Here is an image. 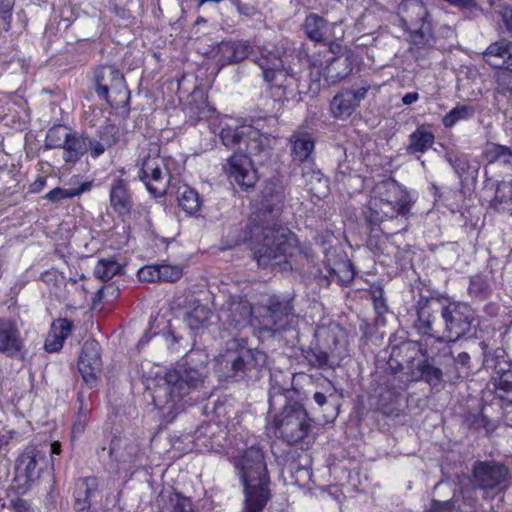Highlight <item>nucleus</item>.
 I'll return each instance as SVG.
<instances>
[{"label": "nucleus", "instance_id": "nucleus-1", "mask_svg": "<svg viewBox=\"0 0 512 512\" xmlns=\"http://www.w3.org/2000/svg\"><path fill=\"white\" fill-rule=\"evenodd\" d=\"M284 199V185L278 176L265 182L258 195V267L286 256L297 244L295 235L278 221Z\"/></svg>", "mask_w": 512, "mask_h": 512}, {"label": "nucleus", "instance_id": "nucleus-2", "mask_svg": "<svg viewBox=\"0 0 512 512\" xmlns=\"http://www.w3.org/2000/svg\"><path fill=\"white\" fill-rule=\"evenodd\" d=\"M267 430L289 444H297L308 437L312 419L305 408L296 402L288 403L284 394L269 399Z\"/></svg>", "mask_w": 512, "mask_h": 512}, {"label": "nucleus", "instance_id": "nucleus-3", "mask_svg": "<svg viewBox=\"0 0 512 512\" xmlns=\"http://www.w3.org/2000/svg\"><path fill=\"white\" fill-rule=\"evenodd\" d=\"M407 190L394 179L383 180L372 188L364 212L366 221L374 227L388 219L405 216L410 209Z\"/></svg>", "mask_w": 512, "mask_h": 512}, {"label": "nucleus", "instance_id": "nucleus-4", "mask_svg": "<svg viewBox=\"0 0 512 512\" xmlns=\"http://www.w3.org/2000/svg\"><path fill=\"white\" fill-rule=\"evenodd\" d=\"M195 356H201L199 352H190L182 363L167 371L164 377V391L166 400L163 408L169 412H178L184 408V397L192 389L197 388L204 381L205 366L193 368L191 364L195 361Z\"/></svg>", "mask_w": 512, "mask_h": 512}, {"label": "nucleus", "instance_id": "nucleus-5", "mask_svg": "<svg viewBox=\"0 0 512 512\" xmlns=\"http://www.w3.org/2000/svg\"><path fill=\"white\" fill-rule=\"evenodd\" d=\"M171 158L161 156V148L155 142H149L141 148L136 160L137 177L154 198L163 197L170 186Z\"/></svg>", "mask_w": 512, "mask_h": 512}, {"label": "nucleus", "instance_id": "nucleus-6", "mask_svg": "<svg viewBox=\"0 0 512 512\" xmlns=\"http://www.w3.org/2000/svg\"><path fill=\"white\" fill-rule=\"evenodd\" d=\"M48 454L46 444H29L23 449L15 465L14 488L17 493H27L51 475L52 461Z\"/></svg>", "mask_w": 512, "mask_h": 512}, {"label": "nucleus", "instance_id": "nucleus-7", "mask_svg": "<svg viewBox=\"0 0 512 512\" xmlns=\"http://www.w3.org/2000/svg\"><path fill=\"white\" fill-rule=\"evenodd\" d=\"M263 70V79L275 103L294 100L299 94V78L293 68L285 66L282 57L273 55L271 64L258 63Z\"/></svg>", "mask_w": 512, "mask_h": 512}, {"label": "nucleus", "instance_id": "nucleus-8", "mask_svg": "<svg viewBox=\"0 0 512 512\" xmlns=\"http://www.w3.org/2000/svg\"><path fill=\"white\" fill-rule=\"evenodd\" d=\"M291 299L275 294L260 293L258 299V333L275 334L286 329L293 321Z\"/></svg>", "mask_w": 512, "mask_h": 512}, {"label": "nucleus", "instance_id": "nucleus-9", "mask_svg": "<svg viewBox=\"0 0 512 512\" xmlns=\"http://www.w3.org/2000/svg\"><path fill=\"white\" fill-rule=\"evenodd\" d=\"M441 316L444 320L445 345L441 351L444 356H451L450 344L468 333L476 321L475 312L470 305L452 301L442 307Z\"/></svg>", "mask_w": 512, "mask_h": 512}, {"label": "nucleus", "instance_id": "nucleus-10", "mask_svg": "<svg viewBox=\"0 0 512 512\" xmlns=\"http://www.w3.org/2000/svg\"><path fill=\"white\" fill-rule=\"evenodd\" d=\"M254 357V351L247 347L245 339H234L228 343L226 351L215 358V373L219 380L242 378Z\"/></svg>", "mask_w": 512, "mask_h": 512}, {"label": "nucleus", "instance_id": "nucleus-11", "mask_svg": "<svg viewBox=\"0 0 512 512\" xmlns=\"http://www.w3.org/2000/svg\"><path fill=\"white\" fill-rule=\"evenodd\" d=\"M404 26L410 31L414 45L425 46L431 37L432 27L429 13L422 0H403L398 8Z\"/></svg>", "mask_w": 512, "mask_h": 512}, {"label": "nucleus", "instance_id": "nucleus-12", "mask_svg": "<svg viewBox=\"0 0 512 512\" xmlns=\"http://www.w3.org/2000/svg\"><path fill=\"white\" fill-rule=\"evenodd\" d=\"M96 94L109 105L129 99V91L121 71L113 65H103L95 72Z\"/></svg>", "mask_w": 512, "mask_h": 512}, {"label": "nucleus", "instance_id": "nucleus-13", "mask_svg": "<svg viewBox=\"0 0 512 512\" xmlns=\"http://www.w3.org/2000/svg\"><path fill=\"white\" fill-rule=\"evenodd\" d=\"M234 467L243 486L245 506L243 512H256V448L251 445L241 454L232 456Z\"/></svg>", "mask_w": 512, "mask_h": 512}, {"label": "nucleus", "instance_id": "nucleus-14", "mask_svg": "<svg viewBox=\"0 0 512 512\" xmlns=\"http://www.w3.org/2000/svg\"><path fill=\"white\" fill-rule=\"evenodd\" d=\"M505 351L498 349L494 356L486 355L484 365L493 369L498 376L495 379V393L497 397L507 405L512 404V370L511 364L505 360Z\"/></svg>", "mask_w": 512, "mask_h": 512}, {"label": "nucleus", "instance_id": "nucleus-15", "mask_svg": "<svg viewBox=\"0 0 512 512\" xmlns=\"http://www.w3.org/2000/svg\"><path fill=\"white\" fill-rule=\"evenodd\" d=\"M219 128L222 144L228 148L245 143L254 133L253 126L248 124L245 119L227 115L219 119Z\"/></svg>", "mask_w": 512, "mask_h": 512}, {"label": "nucleus", "instance_id": "nucleus-16", "mask_svg": "<svg viewBox=\"0 0 512 512\" xmlns=\"http://www.w3.org/2000/svg\"><path fill=\"white\" fill-rule=\"evenodd\" d=\"M508 475L507 469L499 463L490 461L476 462L473 467V478L476 485L484 491L486 497L491 490L498 489Z\"/></svg>", "mask_w": 512, "mask_h": 512}, {"label": "nucleus", "instance_id": "nucleus-17", "mask_svg": "<svg viewBox=\"0 0 512 512\" xmlns=\"http://www.w3.org/2000/svg\"><path fill=\"white\" fill-rule=\"evenodd\" d=\"M416 332L427 339H433L439 344L445 345L444 330L437 324V316L431 303L427 299H420L417 303V319L414 321Z\"/></svg>", "mask_w": 512, "mask_h": 512}, {"label": "nucleus", "instance_id": "nucleus-18", "mask_svg": "<svg viewBox=\"0 0 512 512\" xmlns=\"http://www.w3.org/2000/svg\"><path fill=\"white\" fill-rule=\"evenodd\" d=\"M484 193L490 197L491 205L496 210H512V175L508 174L502 179L487 177L484 181Z\"/></svg>", "mask_w": 512, "mask_h": 512}, {"label": "nucleus", "instance_id": "nucleus-19", "mask_svg": "<svg viewBox=\"0 0 512 512\" xmlns=\"http://www.w3.org/2000/svg\"><path fill=\"white\" fill-rule=\"evenodd\" d=\"M100 350L101 348L97 341L87 340L82 347L78 361V370L85 383L91 387L96 384L102 367Z\"/></svg>", "mask_w": 512, "mask_h": 512}, {"label": "nucleus", "instance_id": "nucleus-20", "mask_svg": "<svg viewBox=\"0 0 512 512\" xmlns=\"http://www.w3.org/2000/svg\"><path fill=\"white\" fill-rule=\"evenodd\" d=\"M339 23H329L323 17L311 13L306 16L302 28L305 35L312 41L318 43L329 42L333 39H341L344 36V31H337Z\"/></svg>", "mask_w": 512, "mask_h": 512}, {"label": "nucleus", "instance_id": "nucleus-21", "mask_svg": "<svg viewBox=\"0 0 512 512\" xmlns=\"http://www.w3.org/2000/svg\"><path fill=\"white\" fill-rule=\"evenodd\" d=\"M228 174L242 190L252 191L256 184V168L251 158L242 153L232 155L228 160Z\"/></svg>", "mask_w": 512, "mask_h": 512}, {"label": "nucleus", "instance_id": "nucleus-22", "mask_svg": "<svg viewBox=\"0 0 512 512\" xmlns=\"http://www.w3.org/2000/svg\"><path fill=\"white\" fill-rule=\"evenodd\" d=\"M369 86L357 90H344L336 94L330 102V111L334 118L348 119L366 97Z\"/></svg>", "mask_w": 512, "mask_h": 512}, {"label": "nucleus", "instance_id": "nucleus-23", "mask_svg": "<svg viewBox=\"0 0 512 512\" xmlns=\"http://www.w3.org/2000/svg\"><path fill=\"white\" fill-rule=\"evenodd\" d=\"M213 428V425L205 423L198 426L193 433H185L184 440H187L188 444L184 447L177 445L176 450L182 453L216 451Z\"/></svg>", "mask_w": 512, "mask_h": 512}, {"label": "nucleus", "instance_id": "nucleus-24", "mask_svg": "<svg viewBox=\"0 0 512 512\" xmlns=\"http://www.w3.org/2000/svg\"><path fill=\"white\" fill-rule=\"evenodd\" d=\"M250 53V46L243 40L222 41L216 50L215 57L223 67L244 60Z\"/></svg>", "mask_w": 512, "mask_h": 512}, {"label": "nucleus", "instance_id": "nucleus-25", "mask_svg": "<svg viewBox=\"0 0 512 512\" xmlns=\"http://www.w3.org/2000/svg\"><path fill=\"white\" fill-rule=\"evenodd\" d=\"M109 201L112 209L119 216H127L131 213L133 207L132 193L124 179L117 178L112 182Z\"/></svg>", "mask_w": 512, "mask_h": 512}, {"label": "nucleus", "instance_id": "nucleus-26", "mask_svg": "<svg viewBox=\"0 0 512 512\" xmlns=\"http://www.w3.org/2000/svg\"><path fill=\"white\" fill-rule=\"evenodd\" d=\"M23 340L15 322L0 319V353L15 356L21 352Z\"/></svg>", "mask_w": 512, "mask_h": 512}, {"label": "nucleus", "instance_id": "nucleus-27", "mask_svg": "<svg viewBox=\"0 0 512 512\" xmlns=\"http://www.w3.org/2000/svg\"><path fill=\"white\" fill-rule=\"evenodd\" d=\"M99 481L95 476L81 477L75 482L76 512H90L91 499L98 491Z\"/></svg>", "mask_w": 512, "mask_h": 512}, {"label": "nucleus", "instance_id": "nucleus-28", "mask_svg": "<svg viewBox=\"0 0 512 512\" xmlns=\"http://www.w3.org/2000/svg\"><path fill=\"white\" fill-rule=\"evenodd\" d=\"M487 63L494 67H504L512 72V42L498 41L490 44L483 53Z\"/></svg>", "mask_w": 512, "mask_h": 512}, {"label": "nucleus", "instance_id": "nucleus-29", "mask_svg": "<svg viewBox=\"0 0 512 512\" xmlns=\"http://www.w3.org/2000/svg\"><path fill=\"white\" fill-rule=\"evenodd\" d=\"M291 156L294 161L303 163L307 161L315 148V141L311 133L305 130L295 131L290 139Z\"/></svg>", "mask_w": 512, "mask_h": 512}, {"label": "nucleus", "instance_id": "nucleus-30", "mask_svg": "<svg viewBox=\"0 0 512 512\" xmlns=\"http://www.w3.org/2000/svg\"><path fill=\"white\" fill-rule=\"evenodd\" d=\"M73 324L67 319L55 320L45 340V350L49 353H55L62 349L64 341L72 331Z\"/></svg>", "mask_w": 512, "mask_h": 512}, {"label": "nucleus", "instance_id": "nucleus-31", "mask_svg": "<svg viewBox=\"0 0 512 512\" xmlns=\"http://www.w3.org/2000/svg\"><path fill=\"white\" fill-rule=\"evenodd\" d=\"M89 138L84 133L71 131L63 148L66 163L78 162L88 152Z\"/></svg>", "mask_w": 512, "mask_h": 512}, {"label": "nucleus", "instance_id": "nucleus-32", "mask_svg": "<svg viewBox=\"0 0 512 512\" xmlns=\"http://www.w3.org/2000/svg\"><path fill=\"white\" fill-rule=\"evenodd\" d=\"M138 452V445L127 437H114L109 446V456L117 462H130Z\"/></svg>", "mask_w": 512, "mask_h": 512}, {"label": "nucleus", "instance_id": "nucleus-33", "mask_svg": "<svg viewBox=\"0 0 512 512\" xmlns=\"http://www.w3.org/2000/svg\"><path fill=\"white\" fill-rule=\"evenodd\" d=\"M212 311L199 300H193L189 309L185 312L184 322L193 331H199L207 327Z\"/></svg>", "mask_w": 512, "mask_h": 512}, {"label": "nucleus", "instance_id": "nucleus-34", "mask_svg": "<svg viewBox=\"0 0 512 512\" xmlns=\"http://www.w3.org/2000/svg\"><path fill=\"white\" fill-rule=\"evenodd\" d=\"M177 200L181 209L188 216L197 215L202 206V200L198 192L188 185H182L178 188Z\"/></svg>", "mask_w": 512, "mask_h": 512}, {"label": "nucleus", "instance_id": "nucleus-35", "mask_svg": "<svg viewBox=\"0 0 512 512\" xmlns=\"http://www.w3.org/2000/svg\"><path fill=\"white\" fill-rule=\"evenodd\" d=\"M435 137L428 126L420 125L410 135L408 151L411 153H424L434 143Z\"/></svg>", "mask_w": 512, "mask_h": 512}, {"label": "nucleus", "instance_id": "nucleus-36", "mask_svg": "<svg viewBox=\"0 0 512 512\" xmlns=\"http://www.w3.org/2000/svg\"><path fill=\"white\" fill-rule=\"evenodd\" d=\"M425 358L420 360L415 365V371H413L414 379L424 380L431 386H436L442 381V371L438 367H435L429 359Z\"/></svg>", "mask_w": 512, "mask_h": 512}, {"label": "nucleus", "instance_id": "nucleus-37", "mask_svg": "<svg viewBox=\"0 0 512 512\" xmlns=\"http://www.w3.org/2000/svg\"><path fill=\"white\" fill-rule=\"evenodd\" d=\"M483 158L490 164L499 162L504 165H512L511 149L496 143H487L484 146Z\"/></svg>", "mask_w": 512, "mask_h": 512}, {"label": "nucleus", "instance_id": "nucleus-38", "mask_svg": "<svg viewBox=\"0 0 512 512\" xmlns=\"http://www.w3.org/2000/svg\"><path fill=\"white\" fill-rule=\"evenodd\" d=\"M352 71L349 59L346 58H332L324 70L325 78L335 83L350 74Z\"/></svg>", "mask_w": 512, "mask_h": 512}, {"label": "nucleus", "instance_id": "nucleus-39", "mask_svg": "<svg viewBox=\"0 0 512 512\" xmlns=\"http://www.w3.org/2000/svg\"><path fill=\"white\" fill-rule=\"evenodd\" d=\"M92 182L86 181L81 183L77 187H70V188H60L56 187L49 191L44 198L50 202L58 203L65 199H71L77 196H80L84 192H87L91 189Z\"/></svg>", "mask_w": 512, "mask_h": 512}, {"label": "nucleus", "instance_id": "nucleus-40", "mask_svg": "<svg viewBox=\"0 0 512 512\" xmlns=\"http://www.w3.org/2000/svg\"><path fill=\"white\" fill-rule=\"evenodd\" d=\"M475 108L472 105L458 104L442 118V123L446 128H452L461 121L471 119L475 114Z\"/></svg>", "mask_w": 512, "mask_h": 512}, {"label": "nucleus", "instance_id": "nucleus-41", "mask_svg": "<svg viewBox=\"0 0 512 512\" xmlns=\"http://www.w3.org/2000/svg\"><path fill=\"white\" fill-rule=\"evenodd\" d=\"M302 175L306 178L309 190L317 198L325 197L328 192V180L319 170L310 169L309 171H302Z\"/></svg>", "mask_w": 512, "mask_h": 512}, {"label": "nucleus", "instance_id": "nucleus-42", "mask_svg": "<svg viewBox=\"0 0 512 512\" xmlns=\"http://www.w3.org/2000/svg\"><path fill=\"white\" fill-rule=\"evenodd\" d=\"M72 130L63 125L51 127L46 134L44 148L46 150L62 149L65 146L67 138Z\"/></svg>", "mask_w": 512, "mask_h": 512}, {"label": "nucleus", "instance_id": "nucleus-43", "mask_svg": "<svg viewBox=\"0 0 512 512\" xmlns=\"http://www.w3.org/2000/svg\"><path fill=\"white\" fill-rule=\"evenodd\" d=\"M122 266L113 258L100 259L95 268L94 275L102 281H109L115 275L121 273Z\"/></svg>", "mask_w": 512, "mask_h": 512}, {"label": "nucleus", "instance_id": "nucleus-44", "mask_svg": "<svg viewBox=\"0 0 512 512\" xmlns=\"http://www.w3.org/2000/svg\"><path fill=\"white\" fill-rule=\"evenodd\" d=\"M327 269L329 275L334 278L336 277L338 281L346 285L354 278V270L352 264L347 260H340L336 262L334 265H327Z\"/></svg>", "mask_w": 512, "mask_h": 512}, {"label": "nucleus", "instance_id": "nucleus-45", "mask_svg": "<svg viewBox=\"0 0 512 512\" xmlns=\"http://www.w3.org/2000/svg\"><path fill=\"white\" fill-rule=\"evenodd\" d=\"M470 296L477 300L486 299L491 293V287L488 280L481 276L476 275L471 277L468 287Z\"/></svg>", "mask_w": 512, "mask_h": 512}, {"label": "nucleus", "instance_id": "nucleus-46", "mask_svg": "<svg viewBox=\"0 0 512 512\" xmlns=\"http://www.w3.org/2000/svg\"><path fill=\"white\" fill-rule=\"evenodd\" d=\"M161 512H195L192 500L180 493L173 494Z\"/></svg>", "mask_w": 512, "mask_h": 512}, {"label": "nucleus", "instance_id": "nucleus-47", "mask_svg": "<svg viewBox=\"0 0 512 512\" xmlns=\"http://www.w3.org/2000/svg\"><path fill=\"white\" fill-rule=\"evenodd\" d=\"M269 484L270 479L266 475V468H264V473H258V510L265 506L271 497Z\"/></svg>", "mask_w": 512, "mask_h": 512}, {"label": "nucleus", "instance_id": "nucleus-48", "mask_svg": "<svg viewBox=\"0 0 512 512\" xmlns=\"http://www.w3.org/2000/svg\"><path fill=\"white\" fill-rule=\"evenodd\" d=\"M306 358L313 367L334 368V364L329 361V355L320 349H311L307 352Z\"/></svg>", "mask_w": 512, "mask_h": 512}, {"label": "nucleus", "instance_id": "nucleus-49", "mask_svg": "<svg viewBox=\"0 0 512 512\" xmlns=\"http://www.w3.org/2000/svg\"><path fill=\"white\" fill-rule=\"evenodd\" d=\"M159 279L164 282H175L182 277L183 270L179 265L160 264Z\"/></svg>", "mask_w": 512, "mask_h": 512}, {"label": "nucleus", "instance_id": "nucleus-50", "mask_svg": "<svg viewBox=\"0 0 512 512\" xmlns=\"http://www.w3.org/2000/svg\"><path fill=\"white\" fill-rule=\"evenodd\" d=\"M98 136H99V139L106 146H108V148L116 145L119 141L118 128L112 124L102 126L98 131Z\"/></svg>", "mask_w": 512, "mask_h": 512}, {"label": "nucleus", "instance_id": "nucleus-51", "mask_svg": "<svg viewBox=\"0 0 512 512\" xmlns=\"http://www.w3.org/2000/svg\"><path fill=\"white\" fill-rule=\"evenodd\" d=\"M15 0H0V15L5 23L4 30L9 31L12 23V11Z\"/></svg>", "mask_w": 512, "mask_h": 512}, {"label": "nucleus", "instance_id": "nucleus-52", "mask_svg": "<svg viewBox=\"0 0 512 512\" xmlns=\"http://www.w3.org/2000/svg\"><path fill=\"white\" fill-rule=\"evenodd\" d=\"M138 278L142 282H156L159 279L158 265H147L139 269Z\"/></svg>", "mask_w": 512, "mask_h": 512}, {"label": "nucleus", "instance_id": "nucleus-53", "mask_svg": "<svg viewBox=\"0 0 512 512\" xmlns=\"http://www.w3.org/2000/svg\"><path fill=\"white\" fill-rule=\"evenodd\" d=\"M201 104V108L196 107L197 111H194V106L192 104L189 106L191 117H194L196 120L207 118L212 112V108L206 101L203 100Z\"/></svg>", "mask_w": 512, "mask_h": 512}, {"label": "nucleus", "instance_id": "nucleus-54", "mask_svg": "<svg viewBox=\"0 0 512 512\" xmlns=\"http://www.w3.org/2000/svg\"><path fill=\"white\" fill-rule=\"evenodd\" d=\"M107 148L108 146H106L100 139H89L88 151H90L92 158H98L106 151Z\"/></svg>", "mask_w": 512, "mask_h": 512}, {"label": "nucleus", "instance_id": "nucleus-55", "mask_svg": "<svg viewBox=\"0 0 512 512\" xmlns=\"http://www.w3.org/2000/svg\"><path fill=\"white\" fill-rule=\"evenodd\" d=\"M454 503L451 500L438 501L433 500L427 512H451Z\"/></svg>", "mask_w": 512, "mask_h": 512}, {"label": "nucleus", "instance_id": "nucleus-56", "mask_svg": "<svg viewBox=\"0 0 512 512\" xmlns=\"http://www.w3.org/2000/svg\"><path fill=\"white\" fill-rule=\"evenodd\" d=\"M236 311H239V316L241 319L246 320L252 316V305L247 300H240L237 304V308H235Z\"/></svg>", "mask_w": 512, "mask_h": 512}, {"label": "nucleus", "instance_id": "nucleus-57", "mask_svg": "<svg viewBox=\"0 0 512 512\" xmlns=\"http://www.w3.org/2000/svg\"><path fill=\"white\" fill-rule=\"evenodd\" d=\"M500 15L506 30L512 34V7H503Z\"/></svg>", "mask_w": 512, "mask_h": 512}, {"label": "nucleus", "instance_id": "nucleus-58", "mask_svg": "<svg viewBox=\"0 0 512 512\" xmlns=\"http://www.w3.org/2000/svg\"><path fill=\"white\" fill-rule=\"evenodd\" d=\"M474 425L476 428H484L488 433L494 431L496 428V425L490 420H488L487 417L483 414H480L476 418Z\"/></svg>", "mask_w": 512, "mask_h": 512}, {"label": "nucleus", "instance_id": "nucleus-59", "mask_svg": "<svg viewBox=\"0 0 512 512\" xmlns=\"http://www.w3.org/2000/svg\"><path fill=\"white\" fill-rule=\"evenodd\" d=\"M10 506L15 512H29L30 510V503L20 497L12 499L10 501Z\"/></svg>", "mask_w": 512, "mask_h": 512}, {"label": "nucleus", "instance_id": "nucleus-60", "mask_svg": "<svg viewBox=\"0 0 512 512\" xmlns=\"http://www.w3.org/2000/svg\"><path fill=\"white\" fill-rule=\"evenodd\" d=\"M49 449L48 458L52 461V467L54 466V455H59L61 453V444L58 441H54L53 443H45Z\"/></svg>", "mask_w": 512, "mask_h": 512}, {"label": "nucleus", "instance_id": "nucleus-61", "mask_svg": "<svg viewBox=\"0 0 512 512\" xmlns=\"http://www.w3.org/2000/svg\"><path fill=\"white\" fill-rule=\"evenodd\" d=\"M46 186V178L39 177L30 184L29 190L32 193H39Z\"/></svg>", "mask_w": 512, "mask_h": 512}, {"label": "nucleus", "instance_id": "nucleus-62", "mask_svg": "<svg viewBox=\"0 0 512 512\" xmlns=\"http://www.w3.org/2000/svg\"><path fill=\"white\" fill-rule=\"evenodd\" d=\"M380 296L374 297V307L377 310L379 314L384 313L387 310V306L384 302V299L382 298V291H379Z\"/></svg>", "mask_w": 512, "mask_h": 512}, {"label": "nucleus", "instance_id": "nucleus-63", "mask_svg": "<svg viewBox=\"0 0 512 512\" xmlns=\"http://www.w3.org/2000/svg\"><path fill=\"white\" fill-rule=\"evenodd\" d=\"M418 99H419V94L417 92H410V93H406L402 97V103L404 105H411L414 102H416Z\"/></svg>", "mask_w": 512, "mask_h": 512}, {"label": "nucleus", "instance_id": "nucleus-64", "mask_svg": "<svg viewBox=\"0 0 512 512\" xmlns=\"http://www.w3.org/2000/svg\"><path fill=\"white\" fill-rule=\"evenodd\" d=\"M263 140L266 142L268 147H270L272 144L276 142L274 137H270L266 134H260L258 135V147L260 146V143H262Z\"/></svg>", "mask_w": 512, "mask_h": 512}]
</instances>
